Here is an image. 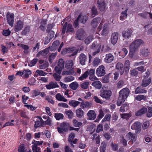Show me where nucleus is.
Wrapping results in <instances>:
<instances>
[{
  "mask_svg": "<svg viewBox=\"0 0 152 152\" xmlns=\"http://www.w3.org/2000/svg\"><path fill=\"white\" fill-rule=\"evenodd\" d=\"M129 90L128 88H124L121 90L119 93V97L117 102V105L120 106L125 101L129 95Z\"/></svg>",
  "mask_w": 152,
  "mask_h": 152,
  "instance_id": "nucleus-1",
  "label": "nucleus"
},
{
  "mask_svg": "<svg viewBox=\"0 0 152 152\" xmlns=\"http://www.w3.org/2000/svg\"><path fill=\"white\" fill-rule=\"evenodd\" d=\"M143 43L142 40L140 39H137L134 41L129 46L130 51H136Z\"/></svg>",
  "mask_w": 152,
  "mask_h": 152,
  "instance_id": "nucleus-2",
  "label": "nucleus"
},
{
  "mask_svg": "<svg viewBox=\"0 0 152 152\" xmlns=\"http://www.w3.org/2000/svg\"><path fill=\"white\" fill-rule=\"evenodd\" d=\"M43 142V141H36L35 140H33L32 143L33 145L32 146V148L33 152H40V148L38 146L42 145Z\"/></svg>",
  "mask_w": 152,
  "mask_h": 152,
  "instance_id": "nucleus-3",
  "label": "nucleus"
},
{
  "mask_svg": "<svg viewBox=\"0 0 152 152\" xmlns=\"http://www.w3.org/2000/svg\"><path fill=\"white\" fill-rule=\"evenodd\" d=\"M24 25V22L21 20H17L14 24V29L15 32L21 31L23 28Z\"/></svg>",
  "mask_w": 152,
  "mask_h": 152,
  "instance_id": "nucleus-4",
  "label": "nucleus"
},
{
  "mask_svg": "<svg viewBox=\"0 0 152 152\" xmlns=\"http://www.w3.org/2000/svg\"><path fill=\"white\" fill-rule=\"evenodd\" d=\"M64 61L62 59H60L58 64L55 67V70L57 73L60 74L61 71L64 68Z\"/></svg>",
  "mask_w": 152,
  "mask_h": 152,
  "instance_id": "nucleus-5",
  "label": "nucleus"
},
{
  "mask_svg": "<svg viewBox=\"0 0 152 152\" xmlns=\"http://www.w3.org/2000/svg\"><path fill=\"white\" fill-rule=\"evenodd\" d=\"M69 125V124L65 122H63L61 124L60 127H58L57 129L60 133L63 134L65 132L68 131Z\"/></svg>",
  "mask_w": 152,
  "mask_h": 152,
  "instance_id": "nucleus-6",
  "label": "nucleus"
},
{
  "mask_svg": "<svg viewBox=\"0 0 152 152\" xmlns=\"http://www.w3.org/2000/svg\"><path fill=\"white\" fill-rule=\"evenodd\" d=\"M78 52L77 50L75 47L68 48L64 49L61 52L62 54H66L67 53H72L70 56H73L76 55Z\"/></svg>",
  "mask_w": 152,
  "mask_h": 152,
  "instance_id": "nucleus-7",
  "label": "nucleus"
},
{
  "mask_svg": "<svg viewBox=\"0 0 152 152\" xmlns=\"http://www.w3.org/2000/svg\"><path fill=\"white\" fill-rule=\"evenodd\" d=\"M66 31V32H71L72 33L74 31V29L72 25L70 24H68L66 22L64 23L63 26L62 33L63 34H64Z\"/></svg>",
  "mask_w": 152,
  "mask_h": 152,
  "instance_id": "nucleus-8",
  "label": "nucleus"
},
{
  "mask_svg": "<svg viewBox=\"0 0 152 152\" xmlns=\"http://www.w3.org/2000/svg\"><path fill=\"white\" fill-rule=\"evenodd\" d=\"M101 92L100 96L107 100L109 99L112 95L111 91L109 90L102 89Z\"/></svg>",
  "mask_w": 152,
  "mask_h": 152,
  "instance_id": "nucleus-9",
  "label": "nucleus"
},
{
  "mask_svg": "<svg viewBox=\"0 0 152 152\" xmlns=\"http://www.w3.org/2000/svg\"><path fill=\"white\" fill-rule=\"evenodd\" d=\"M105 67L102 65L99 66L96 69V73L99 77L104 76L105 74Z\"/></svg>",
  "mask_w": 152,
  "mask_h": 152,
  "instance_id": "nucleus-10",
  "label": "nucleus"
},
{
  "mask_svg": "<svg viewBox=\"0 0 152 152\" xmlns=\"http://www.w3.org/2000/svg\"><path fill=\"white\" fill-rule=\"evenodd\" d=\"M14 17V15L13 13L9 12L7 14V22L11 27L13 26Z\"/></svg>",
  "mask_w": 152,
  "mask_h": 152,
  "instance_id": "nucleus-11",
  "label": "nucleus"
},
{
  "mask_svg": "<svg viewBox=\"0 0 152 152\" xmlns=\"http://www.w3.org/2000/svg\"><path fill=\"white\" fill-rule=\"evenodd\" d=\"M132 31L131 29H128L122 32V36L125 39H129L131 37Z\"/></svg>",
  "mask_w": 152,
  "mask_h": 152,
  "instance_id": "nucleus-12",
  "label": "nucleus"
},
{
  "mask_svg": "<svg viewBox=\"0 0 152 152\" xmlns=\"http://www.w3.org/2000/svg\"><path fill=\"white\" fill-rule=\"evenodd\" d=\"M126 138L131 140L129 143H133V141H135L137 139V135L135 134H132L131 132H129L128 134L126 135Z\"/></svg>",
  "mask_w": 152,
  "mask_h": 152,
  "instance_id": "nucleus-13",
  "label": "nucleus"
},
{
  "mask_svg": "<svg viewBox=\"0 0 152 152\" xmlns=\"http://www.w3.org/2000/svg\"><path fill=\"white\" fill-rule=\"evenodd\" d=\"M79 61L80 63L82 65H84L86 64V62L87 60V58L84 53H81L79 56Z\"/></svg>",
  "mask_w": 152,
  "mask_h": 152,
  "instance_id": "nucleus-14",
  "label": "nucleus"
},
{
  "mask_svg": "<svg viewBox=\"0 0 152 152\" xmlns=\"http://www.w3.org/2000/svg\"><path fill=\"white\" fill-rule=\"evenodd\" d=\"M84 34V31L83 29H79L76 33V38L80 40H82L83 38Z\"/></svg>",
  "mask_w": 152,
  "mask_h": 152,
  "instance_id": "nucleus-15",
  "label": "nucleus"
},
{
  "mask_svg": "<svg viewBox=\"0 0 152 152\" xmlns=\"http://www.w3.org/2000/svg\"><path fill=\"white\" fill-rule=\"evenodd\" d=\"M88 119L93 120L96 118V114L93 110H89L87 113Z\"/></svg>",
  "mask_w": 152,
  "mask_h": 152,
  "instance_id": "nucleus-16",
  "label": "nucleus"
},
{
  "mask_svg": "<svg viewBox=\"0 0 152 152\" xmlns=\"http://www.w3.org/2000/svg\"><path fill=\"white\" fill-rule=\"evenodd\" d=\"M118 34L117 32H114L112 34L111 37V43L115 45L117 42L118 39Z\"/></svg>",
  "mask_w": 152,
  "mask_h": 152,
  "instance_id": "nucleus-17",
  "label": "nucleus"
},
{
  "mask_svg": "<svg viewBox=\"0 0 152 152\" xmlns=\"http://www.w3.org/2000/svg\"><path fill=\"white\" fill-rule=\"evenodd\" d=\"M114 56L111 53L106 54L104 58V61L106 63H111L114 60Z\"/></svg>",
  "mask_w": 152,
  "mask_h": 152,
  "instance_id": "nucleus-18",
  "label": "nucleus"
},
{
  "mask_svg": "<svg viewBox=\"0 0 152 152\" xmlns=\"http://www.w3.org/2000/svg\"><path fill=\"white\" fill-rule=\"evenodd\" d=\"M45 86L48 89H50L58 88L59 86L56 82H54L53 81L50 82L48 84L46 85Z\"/></svg>",
  "mask_w": 152,
  "mask_h": 152,
  "instance_id": "nucleus-19",
  "label": "nucleus"
},
{
  "mask_svg": "<svg viewBox=\"0 0 152 152\" xmlns=\"http://www.w3.org/2000/svg\"><path fill=\"white\" fill-rule=\"evenodd\" d=\"M97 3L100 11H102L105 10L106 6L104 1L98 0L97 1Z\"/></svg>",
  "mask_w": 152,
  "mask_h": 152,
  "instance_id": "nucleus-20",
  "label": "nucleus"
},
{
  "mask_svg": "<svg viewBox=\"0 0 152 152\" xmlns=\"http://www.w3.org/2000/svg\"><path fill=\"white\" fill-rule=\"evenodd\" d=\"M141 124L139 122L137 121L135 122L131 126L132 129L134 130H137L139 131L140 130Z\"/></svg>",
  "mask_w": 152,
  "mask_h": 152,
  "instance_id": "nucleus-21",
  "label": "nucleus"
},
{
  "mask_svg": "<svg viewBox=\"0 0 152 152\" xmlns=\"http://www.w3.org/2000/svg\"><path fill=\"white\" fill-rule=\"evenodd\" d=\"M109 32V27L107 24H104V25L103 30L101 32V34L102 35H106L108 34Z\"/></svg>",
  "mask_w": 152,
  "mask_h": 152,
  "instance_id": "nucleus-22",
  "label": "nucleus"
},
{
  "mask_svg": "<svg viewBox=\"0 0 152 152\" xmlns=\"http://www.w3.org/2000/svg\"><path fill=\"white\" fill-rule=\"evenodd\" d=\"M128 10V8L126 7L125 10L122 12L121 15L120 17V20H124L125 19L127 16V12Z\"/></svg>",
  "mask_w": 152,
  "mask_h": 152,
  "instance_id": "nucleus-23",
  "label": "nucleus"
},
{
  "mask_svg": "<svg viewBox=\"0 0 152 152\" xmlns=\"http://www.w3.org/2000/svg\"><path fill=\"white\" fill-rule=\"evenodd\" d=\"M75 113L76 116L79 118H82L84 115V112L80 108L76 110Z\"/></svg>",
  "mask_w": 152,
  "mask_h": 152,
  "instance_id": "nucleus-24",
  "label": "nucleus"
},
{
  "mask_svg": "<svg viewBox=\"0 0 152 152\" xmlns=\"http://www.w3.org/2000/svg\"><path fill=\"white\" fill-rule=\"evenodd\" d=\"M151 81V80L150 78L148 79L145 78L142 80V86L143 87H145L149 85Z\"/></svg>",
  "mask_w": 152,
  "mask_h": 152,
  "instance_id": "nucleus-25",
  "label": "nucleus"
},
{
  "mask_svg": "<svg viewBox=\"0 0 152 152\" xmlns=\"http://www.w3.org/2000/svg\"><path fill=\"white\" fill-rule=\"evenodd\" d=\"M91 106V103L88 102L83 101L81 103L80 106L83 109L90 108Z\"/></svg>",
  "mask_w": 152,
  "mask_h": 152,
  "instance_id": "nucleus-26",
  "label": "nucleus"
},
{
  "mask_svg": "<svg viewBox=\"0 0 152 152\" xmlns=\"http://www.w3.org/2000/svg\"><path fill=\"white\" fill-rule=\"evenodd\" d=\"M100 20V18L99 17L94 18L93 20L91 22V25L94 28H95L97 27L98 23L99 22Z\"/></svg>",
  "mask_w": 152,
  "mask_h": 152,
  "instance_id": "nucleus-27",
  "label": "nucleus"
},
{
  "mask_svg": "<svg viewBox=\"0 0 152 152\" xmlns=\"http://www.w3.org/2000/svg\"><path fill=\"white\" fill-rule=\"evenodd\" d=\"M140 53L143 56L146 57L148 55L149 50L147 48H144L140 50Z\"/></svg>",
  "mask_w": 152,
  "mask_h": 152,
  "instance_id": "nucleus-28",
  "label": "nucleus"
},
{
  "mask_svg": "<svg viewBox=\"0 0 152 152\" xmlns=\"http://www.w3.org/2000/svg\"><path fill=\"white\" fill-rule=\"evenodd\" d=\"M147 91L146 90L142 88L141 87H138L135 89L134 93L135 94H139L146 93Z\"/></svg>",
  "mask_w": 152,
  "mask_h": 152,
  "instance_id": "nucleus-29",
  "label": "nucleus"
},
{
  "mask_svg": "<svg viewBox=\"0 0 152 152\" xmlns=\"http://www.w3.org/2000/svg\"><path fill=\"white\" fill-rule=\"evenodd\" d=\"M92 86L96 88L99 89L102 87V85L101 82L98 80L93 82L91 84Z\"/></svg>",
  "mask_w": 152,
  "mask_h": 152,
  "instance_id": "nucleus-30",
  "label": "nucleus"
},
{
  "mask_svg": "<svg viewBox=\"0 0 152 152\" xmlns=\"http://www.w3.org/2000/svg\"><path fill=\"white\" fill-rule=\"evenodd\" d=\"M79 84L76 81L74 82L69 85V87L73 90H76L79 87Z\"/></svg>",
  "mask_w": 152,
  "mask_h": 152,
  "instance_id": "nucleus-31",
  "label": "nucleus"
},
{
  "mask_svg": "<svg viewBox=\"0 0 152 152\" xmlns=\"http://www.w3.org/2000/svg\"><path fill=\"white\" fill-rule=\"evenodd\" d=\"M116 68L119 71H121V74L122 75L124 72V65L123 64L119 62L117 64Z\"/></svg>",
  "mask_w": 152,
  "mask_h": 152,
  "instance_id": "nucleus-32",
  "label": "nucleus"
},
{
  "mask_svg": "<svg viewBox=\"0 0 152 152\" xmlns=\"http://www.w3.org/2000/svg\"><path fill=\"white\" fill-rule=\"evenodd\" d=\"M74 64L73 61L69 60L66 61L65 62V67L67 69H70L72 68Z\"/></svg>",
  "mask_w": 152,
  "mask_h": 152,
  "instance_id": "nucleus-33",
  "label": "nucleus"
},
{
  "mask_svg": "<svg viewBox=\"0 0 152 152\" xmlns=\"http://www.w3.org/2000/svg\"><path fill=\"white\" fill-rule=\"evenodd\" d=\"M80 103V102L73 100H70L69 103L70 106L74 107H76L78 106Z\"/></svg>",
  "mask_w": 152,
  "mask_h": 152,
  "instance_id": "nucleus-34",
  "label": "nucleus"
},
{
  "mask_svg": "<svg viewBox=\"0 0 152 152\" xmlns=\"http://www.w3.org/2000/svg\"><path fill=\"white\" fill-rule=\"evenodd\" d=\"M60 44V42L58 40L54 41L53 43L52 46L50 47V50L52 51L56 50Z\"/></svg>",
  "mask_w": 152,
  "mask_h": 152,
  "instance_id": "nucleus-35",
  "label": "nucleus"
},
{
  "mask_svg": "<svg viewBox=\"0 0 152 152\" xmlns=\"http://www.w3.org/2000/svg\"><path fill=\"white\" fill-rule=\"evenodd\" d=\"M56 99L60 101H63L66 102L67 101V99H65L63 96L62 95L59 93L57 94L56 96Z\"/></svg>",
  "mask_w": 152,
  "mask_h": 152,
  "instance_id": "nucleus-36",
  "label": "nucleus"
},
{
  "mask_svg": "<svg viewBox=\"0 0 152 152\" xmlns=\"http://www.w3.org/2000/svg\"><path fill=\"white\" fill-rule=\"evenodd\" d=\"M147 111V109L146 108L143 107L138 111L135 113V115L136 116H140L145 113Z\"/></svg>",
  "mask_w": 152,
  "mask_h": 152,
  "instance_id": "nucleus-37",
  "label": "nucleus"
},
{
  "mask_svg": "<svg viewBox=\"0 0 152 152\" xmlns=\"http://www.w3.org/2000/svg\"><path fill=\"white\" fill-rule=\"evenodd\" d=\"M101 45L98 44L96 42H94L93 43L91 46V48L93 49L100 50Z\"/></svg>",
  "mask_w": 152,
  "mask_h": 152,
  "instance_id": "nucleus-38",
  "label": "nucleus"
},
{
  "mask_svg": "<svg viewBox=\"0 0 152 152\" xmlns=\"http://www.w3.org/2000/svg\"><path fill=\"white\" fill-rule=\"evenodd\" d=\"M44 123V121L41 118H40L39 120H38L35 121V123L34 125V127L35 128H37L41 126L42 125V123Z\"/></svg>",
  "mask_w": 152,
  "mask_h": 152,
  "instance_id": "nucleus-39",
  "label": "nucleus"
},
{
  "mask_svg": "<svg viewBox=\"0 0 152 152\" xmlns=\"http://www.w3.org/2000/svg\"><path fill=\"white\" fill-rule=\"evenodd\" d=\"M128 104H124L121 107L120 111L122 112H124L128 109Z\"/></svg>",
  "mask_w": 152,
  "mask_h": 152,
  "instance_id": "nucleus-40",
  "label": "nucleus"
},
{
  "mask_svg": "<svg viewBox=\"0 0 152 152\" xmlns=\"http://www.w3.org/2000/svg\"><path fill=\"white\" fill-rule=\"evenodd\" d=\"M138 73V72L135 69H132L130 71V74L132 77L137 76Z\"/></svg>",
  "mask_w": 152,
  "mask_h": 152,
  "instance_id": "nucleus-41",
  "label": "nucleus"
},
{
  "mask_svg": "<svg viewBox=\"0 0 152 152\" xmlns=\"http://www.w3.org/2000/svg\"><path fill=\"white\" fill-rule=\"evenodd\" d=\"M128 53V50L126 48H123L119 53V55L123 57H125Z\"/></svg>",
  "mask_w": 152,
  "mask_h": 152,
  "instance_id": "nucleus-42",
  "label": "nucleus"
},
{
  "mask_svg": "<svg viewBox=\"0 0 152 152\" xmlns=\"http://www.w3.org/2000/svg\"><path fill=\"white\" fill-rule=\"evenodd\" d=\"M100 62L101 60L100 59L98 58H95L93 61V65L94 66H97L100 63Z\"/></svg>",
  "mask_w": 152,
  "mask_h": 152,
  "instance_id": "nucleus-43",
  "label": "nucleus"
},
{
  "mask_svg": "<svg viewBox=\"0 0 152 152\" xmlns=\"http://www.w3.org/2000/svg\"><path fill=\"white\" fill-rule=\"evenodd\" d=\"M74 77L71 76H69L65 77L64 81L65 82H69L72 81L74 79Z\"/></svg>",
  "mask_w": 152,
  "mask_h": 152,
  "instance_id": "nucleus-44",
  "label": "nucleus"
},
{
  "mask_svg": "<svg viewBox=\"0 0 152 152\" xmlns=\"http://www.w3.org/2000/svg\"><path fill=\"white\" fill-rule=\"evenodd\" d=\"M55 117L57 120H59L63 119L64 115L61 113H55Z\"/></svg>",
  "mask_w": 152,
  "mask_h": 152,
  "instance_id": "nucleus-45",
  "label": "nucleus"
},
{
  "mask_svg": "<svg viewBox=\"0 0 152 152\" xmlns=\"http://www.w3.org/2000/svg\"><path fill=\"white\" fill-rule=\"evenodd\" d=\"M89 85V82L86 81L81 83L80 85V86L83 89H87Z\"/></svg>",
  "mask_w": 152,
  "mask_h": 152,
  "instance_id": "nucleus-46",
  "label": "nucleus"
},
{
  "mask_svg": "<svg viewBox=\"0 0 152 152\" xmlns=\"http://www.w3.org/2000/svg\"><path fill=\"white\" fill-rule=\"evenodd\" d=\"M146 97L142 95H137L135 98V99L137 100L140 101L142 100H145L146 99Z\"/></svg>",
  "mask_w": 152,
  "mask_h": 152,
  "instance_id": "nucleus-47",
  "label": "nucleus"
},
{
  "mask_svg": "<svg viewBox=\"0 0 152 152\" xmlns=\"http://www.w3.org/2000/svg\"><path fill=\"white\" fill-rule=\"evenodd\" d=\"M30 27L29 26H28L25 27L22 32V34L23 35H25L30 31Z\"/></svg>",
  "mask_w": 152,
  "mask_h": 152,
  "instance_id": "nucleus-48",
  "label": "nucleus"
},
{
  "mask_svg": "<svg viewBox=\"0 0 152 152\" xmlns=\"http://www.w3.org/2000/svg\"><path fill=\"white\" fill-rule=\"evenodd\" d=\"M72 122L74 126L76 127H79L82 124L81 122L78 121L75 119L73 120Z\"/></svg>",
  "mask_w": 152,
  "mask_h": 152,
  "instance_id": "nucleus-49",
  "label": "nucleus"
},
{
  "mask_svg": "<svg viewBox=\"0 0 152 152\" xmlns=\"http://www.w3.org/2000/svg\"><path fill=\"white\" fill-rule=\"evenodd\" d=\"M88 71H87L85 73L82 75L78 79L80 80H82L85 79L88 76Z\"/></svg>",
  "mask_w": 152,
  "mask_h": 152,
  "instance_id": "nucleus-50",
  "label": "nucleus"
},
{
  "mask_svg": "<svg viewBox=\"0 0 152 152\" xmlns=\"http://www.w3.org/2000/svg\"><path fill=\"white\" fill-rule=\"evenodd\" d=\"M111 115L109 113L106 115L104 118L102 120V122H104L106 121H110V120Z\"/></svg>",
  "mask_w": 152,
  "mask_h": 152,
  "instance_id": "nucleus-51",
  "label": "nucleus"
},
{
  "mask_svg": "<svg viewBox=\"0 0 152 152\" xmlns=\"http://www.w3.org/2000/svg\"><path fill=\"white\" fill-rule=\"evenodd\" d=\"M18 152H25L26 150L23 144H21L20 145L18 149Z\"/></svg>",
  "mask_w": 152,
  "mask_h": 152,
  "instance_id": "nucleus-52",
  "label": "nucleus"
},
{
  "mask_svg": "<svg viewBox=\"0 0 152 152\" xmlns=\"http://www.w3.org/2000/svg\"><path fill=\"white\" fill-rule=\"evenodd\" d=\"M23 75L26 78L28 77L29 75L31 74V72L30 70H25L23 71Z\"/></svg>",
  "mask_w": 152,
  "mask_h": 152,
  "instance_id": "nucleus-53",
  "label": "nucleus"
},
{
  "mask_svg": "<svg viewBox=\"0 0 152 152\" xmlns=\"http://www.w3.org/2000/svg\"><path fill=\"white\" fill-rule=\"evenodd\" d=\"M80 18L79 19V20L81 23H85L86 22L87 20L88 19V17L86 15L83 16L82 17L80 15Z\"/></svg>",
  "mask_w": 152,
  "mask_h": 152,
  "instance_id": "nucleus-54",
  "label": "nucleus"
},
{
  "mask_svg": "<svg viewBox=\"0 0 152 152\" xmlns=\"http://www.w3.org/2000/svg\"><path fill=\"white\" fill-rule=\"evenodd\" d=\"M60 75V74H58L57 72L53 75V76L54 78L56 81H59L60 80L61 77Z\"/></svg>",
  "mask_w": 152,
  "mask_h": 152,
  "instance_id": "nucleus-55",
  "label": "nucleus"
},
{
  "mask_svg": "<svg viewBox=\"0 0 152 152\" xmlns=\"http://www.w3.org/2000/svg\"><path fill=\"white\" fill-rule=\"evenodd\" d=\"M130 63L129 61L128 60L125 61L124 63V66L125 69L129 70L130 68Z\"/></svg>",
  "mask_w": 152,
  "mask_h": 152,
  "instance_id": "nucleus-56",
  "label": "nucleus"
},
{
  "mask_svg": "<svg viewBox=\"0 0 152 152\" xmlns=\"http://www.w3.org/2000/svg\"><path fill=\"white\" fill-rule=\"evenodd\" d=\"M48 62H45L44 64L40 65L39 66V69H44L48 66Z\"/></svg>",
  "mask_w": 152,
  "mask_h": 152,
  "instance_id": "nucleus-57",
  "label": "nucleus"
},
{
  "mask_svg": "<svg viewBox=\"0 0 152 152\" xmlns=\"http://www.w3.org/2000/svg\"><path fill=\"white\" fill-rule=\"evenodd\" d=\"M150 125V121H146L144 122L142 126V129H145L148 128Z\"/></svg>",
  "mask_w": 152,
  "mask_h": 152,
  "instance_id": "nucleus-58",
  "label": "nucleus"
},
{
  "mask_svg": "<svg viewBox=\"0 0 152 152\" xmlns=\"http://www.w3.org/2000/svg\"><path fill=\"white\" fill-rule=\"evenodd\" d=\"M106 144L105 143L103 142L101 143L100 151V152H104L106 149Z\"/></svg>",
  "mask_w": 152,
  "mask_h": 152,
  "instance_id": "nucleus-59",
  "label": "nucleus"
},
{
  "mask_svg": "<svg viewBox=\"0 0 152 152\" xmlns=\"http://www.w3.org/2000/svg\"><path fill=\"white\" fill-rule=\"evenodd\" d=\"M1 51L3 54L7 53L8 50L7 48L3 45H1Z\"/></svg>",
  "mask_w": 152,
  "mask_h": 152,
  "instance_id": "nucleus-60",
  "label": "nucleus"
},
{
  "mask_svg": "<svg viewBox=\"0 0 152 152\" xmlns=\"http://www.w3.org/2000/svg\"><path fill=\"white\" fill-rule=\"evenodd\" d=\"M37 61L38 59L37 58H34L28 64V65L30 66H33L37 63Z\"/></svg>",
  "mask_w": 152,
  "mask_h": 152,
  "instance_id": "nucleus-61",
  "label": "nucleus"
},
{
  "mask_svg": "<svg viewBox=\"0 0 152 152\" xmlns=\"http://www.w3.org/2000/svg\"><path fill=\"white\" fill-rule=\"evenodd\" d=\"M65 113L68 116V118H71L72 117L73 113L71 110H67L65 112Z\"/></svg>",
  "mask_w": 152,
  "mask_h": 152,
  "instance_id": "nucleus-62",
  "label": "nucleus"
},
{
  "mask_svg": "<svg viewBox=\"0 0 152 152\" xmlns=\"http://www.w3.org/2000/svg\"><path fill=\"white\" fill-rule=\"evenodd\" d=\"M148 12H144L142 13H140L138 14V15L143 18L146 19L148 16Z\"/></svg>",
  "mask_w": 152,
  "mask_h": 152,
  "instance_id": "nucleus-63",
  "label": "nucleus"
},
{
  "mask_svg": "<svg viewBox=\"0 0 152 152\" xmlns=\"http://www.w3.org/2000/svg\"><path fill=\"white\" fill-rule=\"evenodd\" d=\"M147 116L148 117H152V108L149 107L148 108V111L147 113Z\"/></svg>",
  "mask_w": 152,
  "mask_h": 152,
  "instance_id": "nucleus-64",
  "label": "nucleus"
}]
</instances>
